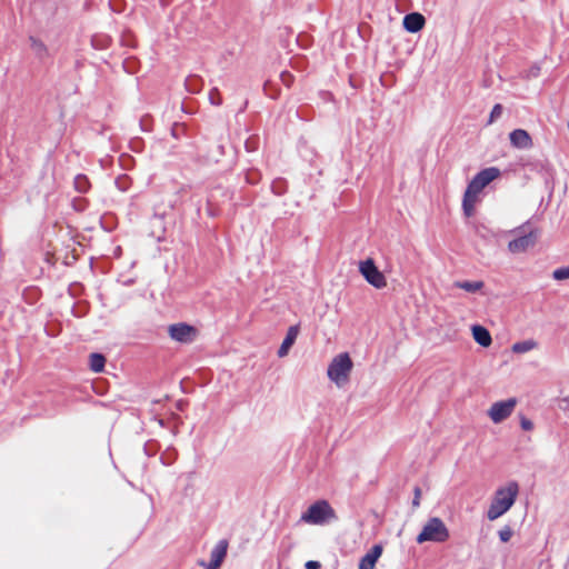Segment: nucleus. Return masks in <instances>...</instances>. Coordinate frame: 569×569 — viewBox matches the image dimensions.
Wrapping results in <instances>:
<instances>
[{
    "instance_id": "obj_1",
    "label": "nucleus",
    "mask_w": 569,
    "mask_h": 569,
    "mask_svg": "<svg viewBox=\"0 0 569 569\" xmlns=\"http://www.w3.org/2000/svg\"><path fill=\"white\" fill-rule=\"evenodd\" d=\"M519 492L516 481L508 482L505 487L497 489L487 511V518L491 521L506 513L515 503Z\"/></svg>"
},
{
    "instance_id": "obj_2",
    "label": "nucleus",
    "mask_w": 569,
    "mask_h": 569,
    "mask_svg": "<svg viewBox=\"0 0 569 569\" xmlns=\"http://www.w3.org/2000/svg\"><path fill=\"white\" fill-rule=\"evenodd\" d=\"M353 362L347 352L337 355L328 366V378L339 388L349 382Z\"/></svg>"
},
{
    "instance_id": "obj_3",
    "label": "nucleus",
    "mask_w": 569,
    "mask_h": 569,
    "mask_svg": "<svg viewBox=\"0 0 569 569\" xmlns=\"http://www.w3.org/2000/svg\"><path fill=\"white\" fill-rule=\"evenodd\" d=\"M337 518L333 508L326 500L312 503L301 516V521L309 525H323Z\"/></svg>"
},
{
    "instance_id": "obj_4",
    "label": "nucleus",
    "mask_w": 569,
    "mask_h": 569,
    "mask_svg": "<svg viewBox=\"0 0 569 569\" xmlns=\"http://www.w3.org/2000/svg\"><path fill=\"white\" fill-rule=\"evenodd\" d=\"M449 539V530L445 522L438 518H430L423 526L421 532L417 536V542L426 541L445 542Z\"/></svg>"
},
{
    "instance_id": "obj_5",
    "label": "nucleus",
    "mask_w": 569,
    "mask_h": 569,
    "mask_svg": "<svg viewBox=\"0 0 569 569\" xmlns=\"http://www.w3.org/2000/svg\"><path fill=\"white\" fill-rule=\"evenodd\" d=\"M359 271L366 281L376 289H383L387 286L385 274L377 268L371 258L359 262Z\"/></svg>"
},
{
    "instance_id": "obj_6",
    "label": "nucleus",
    "mask_w": 569,
    "mask_h": 569,
    "mask_svg": "<svg viewBox=\"0 0 569 569\" xmlns=\"http://www.w3.org/2000/svg\"><path fill=\"white\" fill-rule=\"evenodd\" d=\"M517 406L516 398H509L503 401H497L491 405L488 416L495 423H500L511 416Z\"/></svg>"
},
{
    "instance_id": "obj_7",
    "label": "nucleus",
    "mask_w": 569,
    "mask_h": 569,
    "mask_svg": "<svg viewBox=\"0 0 569 569\" xmlns=\"http://www.w3.org/2000/svg\"><path fill=\"white\" fill-rule=\"evenodd\" d=\"M168 333L170 338L174 341L181 342V343H191L196 340L198 336V330L187 323L180 322L171 325L168 328Z\"/></svg>"
},
{
    "instance_id": "obj_8",
    "label": "nucleus",
    "mask_w": 569,
    "mask_h": 569,
    "mask_svg": "<svg viewBox=\"0 0 569 569\" xmlns=\"http://www.w3.org/2000/svg\"><path fill=\"white\" fill-rule=\"evenodd\" d=\"M500 170L498 168L490 167L483 169L473 177L467 188L479 194L491 181L498 178Z\"/></svg>"
},
{
    "instance_id": "obj_9",
    "label": "nucleus",
    "mask_w": 569,
    "mask_h": 569,
    "mask_svg": "<svg viewBox=\"0 0 569 569\" xmlns=\"http://www.w3.org/2000/svg\"><path fill=\"white\" fill-rule=\"evenodd\" d=\"M537 242V233L530 231L520 234L508 243V249L511 253H521L533 247Z\"/></svg>"
},
{
    "instance_id": "obj_10",
    "label": "nucleus",
    "mask_w": 569,
    "mask_h": 569,
    "mask_svg": "<svg viewBox=\"0 0 569 569\" xmlns=\"http://www.w3.org/2000/svg\"><path fill=\"white\" fill-rule=\"evenodd\" d=\"M382 546L375 545L359 561L358 569H375L377 561L382 555Z\"/></svg>"
},
{
    "instance_id": "obj_11",
    "label": "nucleus",
    "mask_w": 569,
    "mask_h": 569,
    "mask_svg": "<svg viewBox=\"0 0 569 569\" xmlns=\"http://www.w3.org/2000/svg\"><path fill=\"white\" fill-rule=\"evenodd\" d=\"M510 142L515 148L529 149L532 146V140L529 133L523 129H516L509 134Z\"/></svg>"
},
{
    "instance_id": "obj_12",
    "label": "nucleus",
    "mask_w": 569,
    "mask_h": 569,
    "mask_svg": "<svg viewBox=\"0 0 569 569\" xmlns=\"http://www.w3.org/2000/svg\"><path fill=\"white\" fill-rule=\"evenodd\" d=\"M426 23V19L421 13L412 12L403 18V27L409 32H418L420 31Z\"/></svg>"
},
{
    "instance_id": "obj_13",
    "label": "nucleus",
    "mask_w": 569,
    "mask_h": 569,
    "mask_svg": "<svg viewBox=\"0 0 569 569\" xmlns=\"http://www.w3.org/2000/svg\"><path fill=\"white\" fill-rule=\"evenodd\" d=\"M228 541L220 540L211 551L210 562L213 569H218L227 556Z\"/></svg>"
},
{
    "instance_id": "obj_14",
    "label": "nucleus",
    "mask_w": 569,
    "mask_h": 569,
    "mask_svg": "<svg viewBox=\"0 0 569 569\" xmlns=\"http://www.w3.org/2000/svg\"><path fill=\"white\" fill-rule=\"evenodd\" d=\"M299 335V326H291L288 331H287V335H286V338L283 339L279 350H278V356L280 358H283L288 355L290 348L292 347V345L295 343L297 337Z\"/></svg>"
},
{
    "instance_id": "obj_15",
    "label": "nucleus",
    "mask_w": 569,
    "mask_h": 569,
    "mask_svg": "<svg viewBox=\"0 0 569 569\" xmlns=\"http://www.w3.org/2000/svg\"><path fill=\"white\" fill-rule=\"evenodd\" d=\"M471 332L475 341L481 347H489L492 342L491 335L485 327L475 325L471 327Z\"/></svg>"
},
{
    "instance_id": "obj_16",
    "label": "nucleus",
    "mask_w": 569,
    "mask_h": 569,
    "mask_svg": "<svg viewBox=\"0 0 569 569\" xmlns=\"http://www.w3.org/2000/svg\"><path fill=\"white\" fill-rule=\"evenodd\" d=\"M477 201L478 193H475L467 188L462 199V209L467 217H471L473 214Z\"/></svg>"
},
{
    "instance_id": "obj_17",
    "label": "nucleus",
    "mask_w": 569,
    "mask_h": 569,
    "mask_svg": "<svg viewBox=\"0 0 569 569\" xmlns=\"http://www.w3.org/2000/svg\"><path fill=\"white\" fill-rule=\"evenodd\" d=\"M477 201L478 193H475L467 188L462 199V209L467 217H471L473 214Z\"/></svg>"
},
{
    "instance_id": "obj_18",
    "label": "nucleus",
    "mask_w": 569,
    "mask_h": 569,
    "mask_svg": "<svg viewBox=\"0 0 569 569\" xmlns=\"http://www.w3.org/2000/svg\"><path fill=\"white\" fill-rule=\"evenodd\" d=\"M453 287L462 289L470 293L479 292L483 289L485 282L481 280L478 281H456Z\"/></svg>"
},
{
    "instance_id": "obj_19",
    "label": "nucleus",
    "mask_w": 569,
    "mask_h": 569,
    "mask_svg": "<svg viewBox=\"0 0 569 569\" xmlns=\"http://www.w3.org/2000/svg\"><path fill=\"white\" fill-rule=\"evenodd\" d=\"M538 347L537 341L533 339L522 340L518 341L512 345L511 350L515 353H526L529 352Z\"/></svg>"
},
{
    "instance_id": "obj_20",
    "label": "nucleus",
    "mask_w": 569,
    "mask_h": 569,
    "mask_svg": "<svg viewBox=\"0 0 569 569\" xmlns=\"http://www.w3.org/2000/svg\"><path fill=\"white\" fill-rule=\"evenodd\" d=\"M106 358L101 353H91L89 359L90 369L94 372L103 371Z\"/></svg>"
},
{
    "instance_id": "obj_21",
    "label": "nucleus",
    "mask_w": 569,
    "mask_h": 569,
    "mask_svg": "<svg viewBox=\"0 0 569 569\" xmlns=\"http://www.w3.org/2000/svg\"><path fill=\"white\" fill-rule=\"evenodd\" d=\"M74 188L78 192H87L90 188V182L88 180V178L83 174H78L76 178H74Z\"/></svg>"
},
{
    "instance_id": "obj_22",
    "label": "nucleus",
    "mask_w": 569,
    "mask_h": 569,
    "mask_svg": "<svg viewBox=\"0 0 569 569\" xmlns=\"http://www.w3.org/2000/svg\"><path fill=\"white\" fill-rule=\"evenodd\" d=\"M30 41H31V48L36 52L37 56L43 57L47 54V48L43 44V42H41L40 40L34 39V38H30Z\"/></svg>"
},
{
    "instance_id": "obj_23",
    "label": "nucleus",
    "mask_w": 569,
    "mask_h": 569,
    "mask_svg": "<svg viewBox=\"0 0 569 569\" xmlns=\"http://www.w3.org/2000/svg\"><path fill=\"white\" fill-rule=\"evenodd\" d=\"M552 277H553L555 280H558V281L569 279V267H563V268L556 269L552 272Z\"/></svg>"
},
{
    "instance_id": "obj_24",
    "label": "nucleus",
    "mask_w": 569,
    "mask_h": 569,
    "mask_svg": "<svg viewBox=\"0 0 569 569\" xmlns=\"http://www.w3.org/2000/svg\"><path fill=\"white\" fill-rule=\"evenodd\" d=\"M513 535L512 529L509 526L503 527L499 530V538L502 542H508Z\"/></svg>"
},
{
    "instance_id": "obj_25",
    "label": "nucleus",
    "mask_w": 569,
    "mask_h": 569,
    "mask_svg": "<svg viewBox=\"0 0 569 569\" xmlns=\"http://www.w3.org/2000/svg\"><path fill=\"white\" fill-rule=\"evenodd\" d=\"M210 102L214 106L221 104V97L217 88H213L209 93Z\"/></svg>"
},
{
    "instance_id": "obj_26",
    "label": "nucleus",
    "mask_w": 569,
    "mask_h": 569,
    "mask_svg": "<svg viewBox=\"0 0 569 569\" xmlns=\"http://www.w3.org/2000/svg\"><path fill=\"white\" fill-rule=\"evenodd\" d=\"M280 79H281L282 83L286 84L287 87H290V84L293 81V77L289 71L281 72Z\"/></svg>"
},
{
    "instance_id": "obj_27",
    "label": "nucleus",
    "mask_w": 569,
    "mask_h": 569,
    "mask_svg": "<svg viewBox=\"0 0 569 569\" xmlns=\"http://www.w3.org/2000/svg\"><path fill=\"white\" fill-rule=\"evenodd\" d=\"M502 113V107L500 104H496L490 113V122H492L495 119L499 118Z\"/></svg>"
},
{
    "instance_id": "obj_28",
    "label": "nucleus",
    "mask_w": 569,
    "mask_h": 569,
    "mask_svg": "<svg viewBox=\"0 0 569 569\" xmlns=\"http://www.w3.org/2000/svg\"><path fill=\"white\" fill-rule=\"evenodd\" d=\"M420 498H421V489L419 487H416L415 488V497H413V500H412L413 507H419Z\"/></svg>"
},
{
    "instance_id": "obj_29",
    "label": "nucleus",
    "mask_w": 569,
    "mask_h": 569,
    "mask_svg": "<svg viewBox=\"0 0 569 569\" xmlns=\"http://www.w3.org/2000/svg\"><path fill=\"white\" fill-rule=\"evenodd\" d=\"M520 425H521V428L526 431H529L533 428V423L526 418L521 419Z\"/></svg>"
},
{
    "instance_id": "obj_30",
    "label": "nucleus",
    "mask_w": 569,
    "mask_h": 569,
    "mask_svg": "<svg viewBox=\"0 0 569 569\" xmlns=\"http://www.w3.org/2000/svg\"><path fill=\"white\" fill-rule=\"evenodd\" d=\"M305 567H306V569H319L320 568V562L313 561V560H309V561L306 562Z\"/></svg>"
}]
</instances>
